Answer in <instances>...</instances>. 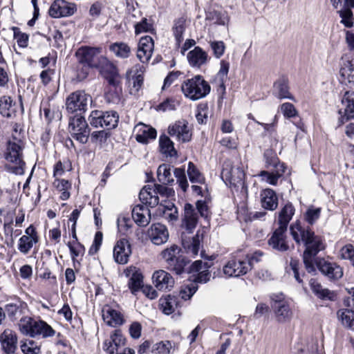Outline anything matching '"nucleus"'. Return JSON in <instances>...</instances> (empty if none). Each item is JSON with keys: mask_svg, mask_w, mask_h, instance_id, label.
<instances>
[{"mask_svg": "<svg viewBox=\"0 0 354 354\" xmlns=\"http://www.w3.org/2000/svg\"><path fill=\"white\" fill-rule=\"evenodd\" d=\"M294 214L295 208L292 206V205L290 203L286 204L279 212L278 219V227H283V229H287L288 225L290 221L292 219V217L294 215Z\"/></svg>", "mask_w": 354, "mask_h": 354, "instance_id": "ea45409f", "label": "nucleus"}, {"mask_svg": "<svg viewBox=\"0 0 354 354\" xmlns=\"http://www.w3.org/2000/svg\"><path fill=\"white\" fill-rule=\"evenodd\" d=\"M139 198L144 205L153 207L158 205L159 198L156 195L153 187L149 185L144 187L139 194Z\"/></svg>", "mask_w": 354, "mask_h": 354, "instance_id": "2f4dec72", "label": "nucleus"}, {"mask_svg": "<svg viewBox=\"0 0 354 354\" xmlns=\"http://www.w3.org/2000/svg\"><path fill=\"white\" fill-rule=\"evenodd\" d=\"M125 275L129 277L128 283L131 293L136 295L143 286V276L140 270L134 266H130L124 270Z\"/></svg>", "mask_w": 354, "mask_h": 354, "instance_id": "412c9836", "label": "nucleus"}, {"mask_svg": "<svg viewBox=\"0 0 354 354\" xmlns=\"http://www.w3.org/2000/svg\"><path fill=\"white\" fill-rule=\"evenodd\" d=\"M342 109L339 111L341 116L337 127L342 126L346 121L354 118V91H346L342 100Z\"/></svg>", "mask_w": 354, "mask_h": 354, "instance_id": "ddd939ff", "label": "nucleus"}, {"mask_svg": "<svg viewBox=\"0 0 354 354\" xmlns=\"http://www.w3.org/2000/svg\"><path fill=\"white\" fill-rule=\"evenodd\" d=\"M309 285L312 292L319 299L334 301L336 295L333 291L323 287L320 282L315 279H311Z\"/></svg>", "mask_w": 354, "mask_h": 354, "instance_id": "cd10ccee", "label": "nucleus"}, {"mask_svg": "<svg viewBox=\"0 0 354 354\" xmlns=\"http://www.w3.org/2000/svg\"><path fill=\"white\" fill-rule=\"evenodd\" d=\"M131 254V247L126 239L118 241L113 248V255L114 260L119 264H126Z\"/></svg>", "mask_w": 354, "mask_h": 354, "instance_id": "2eb2a0df", "label": "nucleus"}, {"mask_svg": "<svg viewBox=\"0 0 354 354\" xmlns=\"http://www.w3.org/2000/svg\"><path fill=\"white\" fill-rule=\"evenodd\" d=\"M53 185L59 192H61L60 198L63 201L67 200L70 197L68 189L71 184L68 180L64 179L55 178Z\"/></svg>", "mask_w": 354, "mask_h": 354, "instance_id": "49530a36", "label": "nucleus"}, {"mask_svg": "<svg viewBox=\"0 0 354 354\" xmlns=\"http://www.w3.org/2000/svg\"><path fill=\"white\" fill-rule=\"evenodd\" d=\"M102 316L104 322L111 327H116L124 323L122 313L111 306L105 305L102 309Z\"/></svg>", "mask_w": 354, "mask_h": 354, "instance_id": "a211bd4d", "label": "nucleus"}, {"mask_svg": "<svg viewBox=\"0 0 354 354\" xmlns=\"http://www.w3.org/2000/svg\"><path fill=\"white\" fill-rule=\"evenodd\" d=\"M159 147L160 152L167 157H176L177 151L174 148V142L166 135H161L159 138Z\"/></svg>", "mask_w": 354, "mask_h": 354, "instance_id": "4c0bfd02", "label": "nucleus"}, {"mask_svg": "<svg viewBox=\"0 0 354 354\" xmlns=\"http://www.w3.org/2000/svg\"><path fill=\"white\" fill-rule=\"evenodd\" d=\"M168 133L182 142H187L192 139V132L187 121L178 120L168 127Z\"/></svg>", "mask_w": 354, "mask_h": 354, "instance_id": "4468645a", "label": "nucleus"}, {"mask_svg": "<svg viewBox=\"0 0 354 354\" xmlns=\"http://www.w3.org/2000/svg\"><path fill=\"white\" fill-rule=\"evenodd\" d=\"M187 174L192 183H204L205 178L192 162L188 163Z\"/></svg>", "mask_w": 354, "mask_h": 354, "instance_id": "09e8293b", "label": "nucleus"}, {"mask_svg": "<svg viewBox=\"0 0 354 354\" xmlns=\"http://www.w3.org/2000/svg\"><path fill=\"white\" fill-rule=\"evenodd\" d=\"M0 343L3 354H15L17 350V336L10 329H6L0 335Z\"/></svg>", "mask_w": 354, "mask_h": 354, "instance_id": "6ab92c4d", "label": "nucleus"}, {"mask_svg": "<svg viewBox=\"0 0 354 354\" xmlns=\"http://www.w3.org/2000/svg\"><path fill=\"white\" fill-rule=\"evenodd\" d=\"M167 264V268L177 274L184 272L187 261L181 254V249L177 245H171L165 248L160 254Z\"/></svg>", "mask_w": 354, "mask_h": 354, "instance_id": "39448f33", "label": "nucleus"}, {"mask_svg": "<svg viewBox=\"0 0 354 354\" xmlns=\"http://www.w3.org/2000/svg\"><path fill=\"white\" fill-rule=\"evenodd\" d=\"M153 48V41L151 37H141L138 45L137 57L142 63L147 62L151 57Z\"/></svg>", "mask_w": 354, "mask_h": 354, "instance_id": "5701e85b", "label": "nucleus"}, {"mask_svg": "<svg viewBox=\"0 0 354 354\" xmlns=\"http://www.w3.org/2000/svg\"><path fill=\"white\" fill-rule=\"evenodd\" d=\"M37 241L35 240V238L22 236L19 240L18 250L22 254H26Z\"/></svg>", "mask_w": 354, "mask_h": 354, "instance_id": "8fccbe9b", "label": "nucleus"}, {"mask_svg": "<svg viewBox=\"0 0 354 354\" xmlns=\"http://www.w3.org/2000/svg\"><path fill=\"white\" fill-rule=\"evenodd\" d=\"M271 307L279 323H285L291 319L292 312L283 294H274L271 296Z\"/></svg>", "mask_w": 354, "mask_h": 354, "instance_id": "0eeeda50", "label": "nucleus"}, {"mask_svg": "<svg viewBox=\"0 0 354 354\" xmlns=\"http://www.w3.org/2000/svg\"><path fill=\"white\" fill-rule=\"evenodd\" d=\"M281 111L286 118H295L297 115V111L295 106L289 102H285L281 105Z\"/></svg>", "mask_w": 354, "mask_h": 354, "instance_id": "69168bd1", "label": "nucleus"}, {"mask_svg": "<svg viewBox=\"0 0 354 354\" xmlns=\"http://www.w3.org/2000/svg\"><path fill=\"white\" fill-rule=\"evenodd\" d=\"M187 57L190 66L200 68L207 63L208 55L201 48L196 46L187 53Z\"/></svg>", "mask_w": 354, "mask_h": 354, "instance_id": "7c9ffc66", "label": "nucleus"}, {"mask_svg": "<svg viewBox=\"0 0 354 354\" xmlns=\"http://www.w3.org/2000/svg\"><path fill=\"white\" fill-rule=\"evenodd\" d=\"M92 102L91 96L84 91H76L66 99V109L68 113L85 112Z\"/></svg>", "mask_w": 354, "mask_h": 354, "instance_id": "423d86ee", "label": "nucleus"}, {"mask_svg": "<svg viewBox=\"0 0 354 354\" xmlns=\"http://www.w3.org/2000/svg\"><path fill=\"white\" fill-rule=\"evenodd\" d=\"M67 245L69 248L72 259L75 263L77 257L84 254V247L78 241H69Z\"/></svg>", "mask_w": 354, "mask_h": 354, "instance_id": "864d4df0", "label": "nucleus"}, {"mask_svg": "<svg viewBox=\"0 0 354 354\" xmlns=\"http://www.w3.org/2000/svg\"><path fill=\"white\" fill-rule=\"evenodd\" d=\"M118 115L115 111L102 112V126L108 129L115 128L118 122Z\"/></svg>", "mask_w": 354, "mask_h": 354, "instance_id": "de8ad7c7", "label": "nucleus"}, {"mask_svg": "<svg viewBox=\"0 0 354 354\" xmlns=\"http://www.w3.org/2000/svg\"><path fill=\"white\" fill-rule=\"evenodd\" d=\"M201 237L198 233H197L192 240H187L184 236V233L182 234V243L184 248L187 250L188 254L195 257L198 254L200 245H201Z\"/></svg>", "mask_w": 354, "mask_h": 354, "instance_id": "e433bc0d", "label": "nucleus"}, {"mask_svg": "<svg viewBox=\"0 0 354 354\" xmlns=\"http://www.w3.org/2000/svg\"><path fill=\"white\" fill-rule=\"evenodd\" d=\"M5 158L8 162L6 165L7 171L16 175L24 174L25 162L23 160L22 147L19 143L8 142Z\"/></svg>", "mask_w": 354, "mask_h": 354, "instance_id": "20e7f679", "label": "nucleus"}, {"mask_svg": "<svg viewBox=\"0 0 354 354\" xmlns=\"http://www.w3.org/2000/svg\"><path fill=\"white\" fill-rule=\"evenodd\" d=\"M69 131L73 138L81 143L88 141L90 129L85 118L81 115H75L70 119Z\"/></svg>", "mask_w": 354, "mask_h": 354, "instance_id": "6e6552de", "label": "nucleus"}, {"mask_svg": "<svg viewBox=\"0 0 354 354\" xmlns=\"http://www.w3.org/2000/svg\"><path fill=\"white\" fill-rule=\"evenodd\" d=\"M337 317L342 326L354 331V310L344 308L337 311Z\"/></svg>", "mask_w": 354, "mask_h": 354, "instance_id": "a19ab883", "label": "nucleus"}, {"mask_svg": "<svg viewBox=\"0 0 354 354\" xmlns=\"http://www.w3.org/2000/svg\"><path fill=\"white\" fill-rule=\"evenodd\" d=\"M321 208L310 207L305 214L306 221L313 225L320 216Z\"/></svg>", "mask_w": 354, "mask_h": 354, "instance_id": "e2e57ef3", "label": "nucleus"}, {"mask_svg": "<svg viewBox=\"0 0 354 354\" xmlns=\"http://www.w3.org/2000/svg\"><path fill=\"white\" fill-rule=\"evenodd\" d=\"M293 354H323V350L319 348L317 340L310 339L298 343L295 347Z\"/></svg>", "mask_w": 354, "mask_h": 354, "instance_id": "c85d7f7f", "label": "nucleus"}, {"mask_svg": "<svg viewBox=\"0 0 354 354\" xmlns=\"http://www.w3.org/2000/svg\"><path fill=\"white\" fill-rule=\"evenodd\" d=\"M287 229L278 227L273 232L272 236L268 241L269 245L274 250L280 252H285L289 249V245L286 241Z\"/></svg>", "mask_w": 354, "mask_h": 354, "instance_id": "393cba45", "label": "nucleus"}, {"mask_svg": "<svg viewBox=\"0 0 354 354\" xmlns=\"http://www.w3.org/2000/svg\"><path fill=\"white\" fill-rule=\"evenodd\" d=\"M185 28L186 19L184 17H180L174 21L172 30L178 44L183 40V34Z\"/></svg>", "mask_w": 354, "mask_h": 354, "instance_id": "c03bdc74", "label": "nucleus"}, {"mask_svg": "<svg viewBox=\"0 0 354 354\" xmlns=\"http://www.w3.org/2000/svg\"><path fill=\"white\" fill-rule=\"evenodd\" d=\"M144 67L142 65L133 66L127 73V78L131 87V93H137L142 87L144 81Z\"/></svg>", "mask_w": 354, "mask_h": 354, "instance_id": "f3484780", "label": "nucleus"}, {"mask_svg": "<svg viewBox=\"0 0 354 354\" xmlns=\"http://www.w3.org/2000/svg\"><path fill=\"white\" fill-rule=\"evenodd\" d=\"M261 203L263 208L274 210L278 206V197L271 189H266L261 192Z\"/></svg>", "mask_w": 354, "mask_h": 354, "instance_id": "72a5a7b5", "label": "nucleus"}, {"mask_svg": "<svg viewBox=\"0 0 354 354\" xmlns=\"http://www.w3.org/2000/svg\"><path fill=\"white\" fill-rule=\"evenodd\" d=\"M152 281L155 287L162 291L170 290L174 285V279L172 276L163 270L153 272Z\"/></svg>", "mask_w": 354, "mask_h": 354, "instance_id": "aec40b11", "label": "nucleus"}, {"mask_svg": "<svg viewBox=\"0 0 354 354\" xmlns=\"http://www.w3.org/2000/svg\"><path fill=\"white\" fill-rule=\"evenodd\" d=\"M164 215L170 221H176L178 218V209L171 203H168L164 207Z\"/></svg>", "mask_w": 354, "mask_h": 354, "instance_id": "338daca9", "label": "nucleus"}, {"mask_svg": "<svg viewBox=\"0 0 354 354\" xmlns=\"http://www.w3.org/2000/svg\"><path fill=\"white\" fill-rule=\"evenodd\" d=\"M21 350L24 354H39L40 346L32 339H26L21 342Z\"/></svg>", "mask_w": 354, "mask_h": 354, "instance_id": "3c124183", "label": "nucleus"}, {"mask_svg": "<svg viewBox=\"0 0 354 354\" xmlns=\"http://www.w3.org/2000/svg\"><path fill=\"white\" fill-rule=\"evenodd\" d=\"M172 345L169 341H162L153 345L151 353L153 354H170Z\"/></svg>", "mask_w": 354, "mask_h": 354, "instance_id": "5fc2aeb1", "label": "nucleus"}, {"mask_svg": "<svg viewBox=\"0 0 354 354\" xmlns=\"http://www.w3.org/2000/svg\"><path fill=\"white\" fill-rule=\"evenodd\" d=\"M148 235L151 242L157 245L166 243L169 239L167 228L161 223L151 225L148 230Z\"/></svg>", "mask_w": 354, "mask_h": 354, "instance_id": "b1692460", "label": "nucleus"}, {"mask_svg": "<svg viewBox=\"0 0 354 354\" xmlns=\"http://www.w3.org/2000/svg\"><path fill=\"white\" fill-rule=\"evenodd\" d=\"M181 91L187 98L196 101L206 97L211 87L203 76L197 75L185 80L181 84Z\"/></svg>", "mask_w": 354, "mask_h": 354, "instance_id": "7ed1b4c3", "label": "nucleus"}, {"mask_svg": "<svg viewBox=\"0 0 354 354\" xmlns=\"http://www.w3.org/2000/svg\"><path fill=\"white\" fill-rule=\"evenodd\" d=\"M340 82L350 86L354 85V64L351 61L343 62L339 71Z\"/></svg>", "mask_w": 354, "mask_h": 354, "instance_id": "473e14b6", "label": "nucleus"}, {"mask_svg": "<svg viewBox=\"0 0 354 354\" xmlns=\"http://www.w3.org/2000/svg\"><path fill=\"white\" fill-rule=\"evenodd\" d=\"M197 289V285L194 282H190L189 284L181 287L179 296L184 300H188L194 295Z\"/></svg>", "mask_w": 354, "mask_h": 354, "instance_id": "4d7b16f0", "label": "nucleus"}, {"mask_svg": "<svg viewBox=\"0 0 354 354\" xmlns=\"http://www.w3.org/2000/svg\"><path fill=\"white\" fill-rule=\"evenodd\" d=\"M290 233L294 240L297 243H303L306 250L303 254L304 263L308 272H315L316 269L314 266L315 257L324 249V245L321 237L315 235L314 232L308 227L305 228L298 222L290 226Z\"/></svg>", "mask_w": 354, "mask_h": 354, "instance_id": "f257e3e1", "label": "nucleus"}, {"mask_svg": "<svg viewBox=\"0 0 354 354\" xmlns=\"http://www.w3.org/2000/svg\"><path fill=\"white\" fill-rule=\"evenodd\" d=\"M16 104L10 96L0 97V113L2 116L12 118L16 113Z\"/></svg>", "mask_w": 354, "mask_h": 354, "instance_id": "f704fd0d", "label": "nucleus"}, {"mask_svg": "<svg viewBox=\"0 0 354 354\" xmlns=\"http://www.w3.org/2000/svg\"><path fill=\"white\" fill-rule=\"evenodd\" d=\"M179 105V102L174 98H167L158 106V110L162 111H174Z\"/></svg>", "mask_w": 354, "mask_h": 354, "instance_id": "680f3d73", "label": "nucleus"}, {"mask_svg": "<svg viewBox=\"0 0 354 354\" xmlns=\"http://www.w3.org/2000/svg\"><path fill=\"white\" fill-rule=\"evenodd\" d=\"M109 50L118 57L127 58L131 53L130 47L124 42H115L110 45Z\"/></svg>", "mask_w": 354, "mask_h": 354, "instance_id": "37998d69", "label": "nucleus"}, {"mask_svg": "<svg viewBox=\"0 0 354 354\" xmlns=\"http://www.w3.org/2000/svg\"><path fill=\"white\" fill-rule=\"evenodd\" d=\"M174 174L177 180L180 187L183 192H186L189 184L185 176V169L183 168H176L174 170Z\"/></svg>", "mask_w": 354, "mask_h": 354, "instance_id": "13d9d810", "label": "nucleus"}, {"mask_svg": "<svg viewBox=\"0 0 354 354\" xmlns=\"http://www.w3.org/2000/svg\"><path fill=\"white\" fill-rule=\"evenodd\" d=\"M117 223L119 232L123 234H127L131 227L130 219L125 216H119Z\"/></svg>", "mask_w": 354, "mask_h": 354, "instance_id": "0e129e2a", "label": "nucleus"}, {"mask_svg": "<svg viewBox=\"0 0 354 354\" xmlns=\"http://www.w3.org/2000/svg\"><path fill=\"white\" fill-rule=\"evenodd\" d=\"M340 17L342 18L341 23L346 27L351 28L353 24V12L350 9H340L338 10Z\"/></svg>", "mask_w": 354, "mask_h": 354, "instance_id": "bf43d9fd", "label": "nucleus"}, {"mask_svg": "<svg viewBox=\"0 0 354 354\" xmlns=\"http://www.w3.org/2000/svg\"><path fill=\"white\" fill-rule=\"evenodd\" d=\"M132 218L139 226L147 225L151 219V214L148 207L144 205H136L132 209Z\"/></svg>", "mask_w": 354, "mask_h": 354, "instance_id": "c756f323", "label": "nucleus"}, {"mask_svg": "<svg viewBox=\"0 0 354 354\" xmlns=\"http://www.w3.org/2000/svg\"><path fill=\"white\" fill-rule=\"evenodd\" d=\"M55 331L46 322L42 320H35L33 323V330L32 331V337L37 335H41L43 337H52Z\"/></svg>", "mask_w": 354, "mask_h": 354, "instance_id": "c9c22d12", "label": "nucleus"}, {"mask_svg": "<svg viewBox=\"0 0 354 354\" xmlns=\"http://www.w3.org/2000/svg\"><path fill=\"white\" fill-rule=\"evenodd\" d=\"M211 265L208 262H203L202 261H196L190 266L189 272L192 273H197V276L192 282L194 283H206L211 277L209 268Z\"/></svg>", "mask_w": 354, "mask_h": 354, "instance_id": "4be33fe9", "label": "nucleus"}, {"mask_svg": "<svg viewBox=\"0 0 354 354\" xmlns=\"http://www.w3.org/2000/svg\"><path fill=\"white\" fill-rule=\"evenodd\" d=\"M315 265L322 274L330 280H337L343 276L342 268L335 262H330L324 258H317L314 262Z\"/></svg>", "mask_w": 354, "mask_h": 354, "instance_id": "1a4fd4ad", "label": "nucleus"}, {"mask_svg": "<svg viewBox=\"0 0 354 354\" xmlns=\"http://www.w3.org/2000/svg\"><path fill=\"white\" fill-rule=\"evenodd\" d=\"M35 319L29 317H22L19 324V327L21 333L24 335L32 337V331L33 330V323Z\"/></svg>", "mask_w": 354, "mask_h": 354, "instance_id": "603ef678", "label": "nucleus"}, {"mask_svg": "<svg viewBox=\"0 0 354 354\" xmlns=\"http://www.w3.org/2000/svg\"><path fill=\"white\" fill-rule=\"evenodd\" d=\"M250 262L247 259H232L223 267V273L230 277L243 275L250 270Z\"/></svg>", "mask_w": 354, "mask_h": 354, "instance_id": "9d476101", "label": "nucleus"}, {"mask_svg": "<svg viewBox=\"0 0 354 354\" xmlns=\"http://www.w3.org/2000/svg\"><path fill=\"white\" fill-rule=\"evenodd\" d=\"M126 344V339L121 330L116 329L111 335L110 339L104 343V349L108 354H115L120 351Z\"/></svg>", "mask_w": 354, "mask_h": 354, "instance_id": "dca6fc26", "label": "nucleus"}, {"mask_svg": "<svg viewBox=\"0 0 354 354\" xmlns=\"http://www.w3.org/2000/svg\"><path fill=\"white\" fill-rule=\"evenodd\" d=\"M210 47L216 58H220L223 55L225 50V45L222 41H211Z\"/></svg>", "mask_w": 354, "mask_h": 354, "instance_id": "774afa93", "label": "nucleus"}, {"mask_svg": "<svg viewBox=\"0 0 354 354\" xmlns=\"http://www.w3.org/2000/svg\"><path fill=\"white\" fill-rule=\"evenodd\" d=\"M135 131L136 132V140L143 144H147L151 140L155 139L157 135L156 130L154 128L142 123L137 124Z\"/></svg>", "mask_w": 354, "mask_h": 354, "instance_id": "bb28decb", "label": "nucleus"}, {"mask_svg": "<svg viewBox=\"0 0 354 354\" xmlns=\"http://www.w3.org/2000/svg\"><path fill=\"white\" fill-rule=\"evenodd\" d=\"M276 95L279 99H290L294 100L293 97L289 93L287 81L282 78L277 80L274 84Z\"/></svg>", "mask_w": 354, "mask_h": 354, "instance_id": "79ce46f5", "label": "nucleus"}, {"mask_svg": "<svg viewBox=\"0 0 354 354\" xmlns=\"http://www.w3.org/2000/svg\"><path fill=\"white\" fill-rule=\"evenodd\" d=\"M77 10L75 3L65 0H55L50 6L48 13L53 18L66 17L73 15Z\"/></svg>", "mask_w": 354, "mask_h": 354, "instance_id": "9b49d317", "label": "nucleus"}, {"mask_svg": "<svg viewBox=\"0 0 354 354\" xmlns=\"http://www.w3.org/2000/svg\"><path fill=\"white\" fill-rule=\"evenodd\" d=\"M176 301L175 297L168 295L165 297L160 298L159 300L160 309L165 315L171 314L175 309Z\"/></svg>", "mask_w": 354, "mask_h": 354, "instance_id": "a18cd8bd", "label": "nucleus"}, {"mask_svg": "<svg viewBox=\"0 0 354 354\" xmlns=\"http://www.w3.org/2000/svg\"><path fill=\"white\" fill-rule=\"evenodd\" d=\"M184 210L185 213L182 226L188 233H192L198 223L197 212L193 205L189 203L185 205Z\"/></svg>", "mask_w": 354, "mask_h": 354, "instance_id": "a878e982", "label": "nucleus"}, {"mask_svg": "<svg viewBox=\"0 0 354 354\" xmlns=\"http://www.w3.org/2000/svg\"><path fill=\"white\" fill-rule=\"evenodd\" d=\"M266 158V164L267 167L269 168L270 167H273L275 168V173L268 172L266 171H263L261 172V176L263 177V180H266L270 185H276L278 181V179L282 176V174L285 172V167L283 163L279 162V160L277 157L272 156L269 160L267 158V155H265Z\"/></svg>", "mask_w": 354, "mask_h": 354, "instance_id": "f8f14e48", "label": "nucleus"}, {"mask_svg": "<svg viewBox=\"0 0 354 354\" xmlns=\"http://www.w3.org/2000/svg\"><path fill=\"white\" fill-rule=\"evenodd\" d=\"M88 122L90 124L95 128L98 127H102V111L95 110L93 111L89 117H88Z\"/></svg>", "mask_w": 354, "mask_h": 354, "instance_id": "052dcab7", "label": "nucleus"}, {"mask_svg": "<svg viewBox=\"0 0 354 354\" xmlns=\"http://www.w3.org/2000/svg\"><path fill=\"white\" fill-rule=\"evenodd\" d=\"M208 17L215 24L223 26L227 24L230 21V17L225 11L214 10L209 12Z\"/></svg>", "mask_w": 354, "mask_h": 354, "instance_id": "6e6d98bb", "label": "nucleus"}, {"mask_svg": "<svg viewBox=\"0 0 354 354\" xmlns=\"http://www.w3.org/2000/svg\"><path fill=\"white\" fill-rule=\"evenodd\" d=\"M171 165L165 163L158 167L157 169V178L160 183L163 185H171L174 182L171 174Z\"/></svg>", "mask_w": 354, "mask_h": 354, "instance_id": "58836bf2", "label": "nucleus"}, {"mask_svg": "<svg viewBox=\"0 0 354 354\" xmlns=\"http://www.w3.org/2000/svg\"><path fill=\"white\" fill-rule=\"evenodd\" d=\"M101 51L102 48L100 47L84 46L78 49L76 55L78 57L79 63L83 67L86 68L82 77L84 78L86 76L88 68H100L102 64H106L111 69L110 75L106 77V79L111 84L115 86L118 83V75L116 69L112 64L109 63L106 57L100 55Z\"/></svg>", "mask_w": 354, "mask_h": 354, "instance_id": "f03ea898", "label": "nucleus"}]
</instances>
